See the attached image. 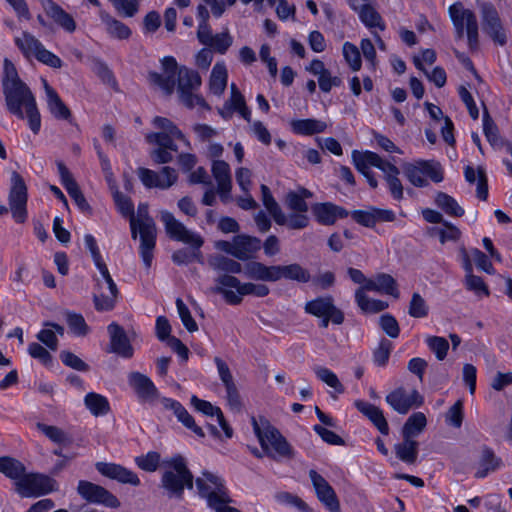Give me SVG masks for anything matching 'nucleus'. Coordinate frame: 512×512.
<instances>
[{
    "label": "nucleus",
    "instance_id": "obj_17",
    "mask_svg": "<svg viewBox=\"0 0 512 512\" xmlns=\"http://www.w3.org/2000/svg\"><path fill=\"white\" fill-rule=\"evenodd\" d=\"M304 310L306 313L315 317H322L325 315L332 316V323L340 325L344 322V313L334 305L331 296L318 297L305 304Z\"/></svg>",
    "mask_w": 512,
    "mask_h": 512
},
{
    "label": "nucleus",
    "instance_id": "obj_19",
    "mask_svg": "<svg viewBox=\"0 0 512 512\" xmlns=\"http://www.w3.org/2000/svg\"><path fill=\"white\" fill-rule=\"evenodd\" d=\"M311 210L317 222L326 226H331L335 224L337 219L348 216L347 210L331 202L315 203Z\"/></svg>",
    "mask_w": 512,
    "mask_h": 512
},
{
    "label": "nucleus",
    "instance_id": "obj_37",
    "mask_svg": "<svg viewBox=\"0 0 512 512\" xmlns=\"http://www.w3.org/2000/svg\"><path fill=\"white\" fill-rule=\"evenodd\" d=\"M84 404L90 413L95 416H103L110 412L108 399L98 393L90 392L84 398Z\"/></svg>",
    "mask_w": 512,
    "mask_h": 512
},
{
    "label": "nucleus",
    "instance_id": "obj_55",
    "mask_svg": "<svg viewBox=\"0 0 512 512\" xmlns=\"http://www.w3.org/2000/svg\"><path fill=\"white\" fill-rule=\"evenodd\" d=\"M176 136L168 133L154 132L146 135V141L148 143H155L158 147L168 148L170 151L177 152L178 146L174 140Z\"/></svg>",
    "mask_w": 512,
    "mask_h": 512
},
{
    "label": "nucleus",
    "instance_id": "obj_1",
    "mask_svg": "<svg viewBox=\"0 0 512 512\" xmlns=\"http://www.w3.org/2000/svg\"><path fill=\"white\" fill-rule=\"evenodd\" d=\"M3 65L2 89L6 108L17 118L26 119L31 131L37 134L41 127V116L35 96L20 79L15 65L8 58L4 59Z\"/></svg>",
    "mask_w": 512,
    "mask_h": 512
},
{
    "label": "nucleus",
    "instance_id": "obj_59",
    "mask_svg": "<svg viewBox=\"0 0 512 512\" xmlns=\"http://www.w3.org/2000/svg\"><path fill=\"white\" fill-rule=\"evenodd\" d=\"M426 343L438 360L442 361L445 359L449 349V343L444 337L429 336L426 339Z\"/></svg>",
    "mask_w": 512,
    "mask_h": 512
},
{
    "label": "nucleus",
    "instance_id": "obj_50",
    "mask_svg": "<svg viewBox=\"0 0 512 512\" xmlns=\"http://www.w3.org/2000/svg\"><path fill=\"white\" fill-rule=\"evenodd\" d=\"M408 314L413 318H425L429 314V305L418 292H414L411 296Z\"/></svg>",
    "mask_w": 512,
    "mask_h": 512
},
{
    "label": "nucleus",
    "instance_id": "obj_20",
    "mask_svg": "<svg viewBox=\"0 0 512 512\" xmlns=\"http://www.w3.org/2000/svg\"><path fill=\"white\" fill-rule=\"evenodd\" d=\"M96 469L103 476L117 480L124 484L139 486L140 479L133 471L114 463L98 462Z\"/></svg>",
    "mask_w": 512,
    "mask_h": 512
},
{
    "label": "nucleus",
    "instance_id": "obj_8",
    "mask_svg": "<svg viewBox=\"0 0 512 512\" xmlns=\"http://www.w3.org/2000/svg\"><path fill=\"white\" fill-rule=\"evenodd\" d=\"M27 186L23 177L16 171L11 174V188L8 195L9 208L0 205V216L10 210L13 219L17 223H24L27 220Z\"/></svg>",
    "mask_w": 512,
    "mask_h": 512
},
{
    "label": "nucleus",
    "instance_id": "obj_58",
    "mask_svg": "<svg viewBox=\"0 0 512 512\" xmlns=\"http://www.w3.org/2000/svg\"><path fill=\"white\" fill-rule=\"evenodd\" d=\"M153 124L156 128L161 130V133H168L176 136L178 140H181L188 144L183 133L178 129V127L168 118L157 116L153 119Z\"/></svg>",
    "mask_w": 512,
    "mask_h": 512
},
{
    "label": "nucleus",
    "instance_id": "obj_54",
    "mask_svg": "<svg viewBox=\"0 0 512 512\" xmlns=\"http://www.w3.org/2000/svg\"><path fill=\"white\" fill-rule=\"evenodd\" d=\"M316 376L329 387L338 393L344 392V386L339 381L337 375L326 367H316L314 369Z\"/></svg>",
    "mask_w": 512,
    "mask_h": 512
},
{
    "label": "nucleus",
    "instance_id": "obj_7",
    "mask_svg": "<svg viewBox=\"0 0 512 512\" xmlns=\"http://www.w3.org/2000/svg\"><path fill=\"white\" fill-rule=\"evenodd\" d=\"M448 15L455 28L456 37L466 34L469 48L474 51L479 46L478 22L475 13L466 9L462 2H455L448 8Z\"/></svg>",
    "mask_w": 512,
    "mask_h": 512
},
{
    "label": "nucleus",
    "instance_id": "obj_28",
    "mask_svg": "<svg viewBox=\"0 0 512 512\" xmlns=\"http://www.w3.org/2000/svg\"><path fill=\"white\" fill-rule=\"evenodd\" d=\"M164 405L166 408L171 409L177 419L188 429L193 431L197 436L203 438L205 433L203 429L198 426L194 418L188 413V411L177 401L171 399H165Z\"/></svg>",
    "mask_w": 512,
    "mask_h": 512
},
{
    "label": "nucleus",
    "instance_id": "obj_63",
    "mask_svg": "<svg viewBox=\"0 0 512 512\" xmlns=\"http://www.w3.org/2000/svg\"><path fill=\"white\" fill-rule=\"evenodd\" d=\"M285 205L291 212H308L309 206L303 196L296 191H290L285 197Z\"/></svg>",
    "mask_w": 512,
    "mask_h": 512
},
{
    "label": "nucleus",
    "instance_id": "obj_64",
    "mask_svg": "<svg viewBox=\"0 0 512 512\" xmlns=\"http://www.w3.org/2000/svg\"><path fill=\"white\" fill-rule=\"evenodd\" d=\"M381 329L391 338H397L400 334L398 321L391 314H383L379 319Z\"/></svg>",
    "mask_w": 512,
    "mask_h": 512
},
{
    "label": "nucleus",
    "instance_id": "obj_16",
    "mask_svg": "<svg viewBox=\"0 0 512 512\" xmlns=\"http://www.w3.org/2000/svg\"><path fill=\"white\" fill-rule=\"evenodd\" d=\"M309 477L318 500L330 511L341 512L340 502L333 487L315 470L309 471Z\"/></svg>",
    "mask_w": 512,
    "mask_h": 512
},
{
    "label": "nucleus",
    "instance_id": "obj_46",
    "mask_svg": "<svg viewBox=\"0 0 512 512\" xmlns=\"http://www.w3.org/2000/svg\"><path fill=\"white\" fill-rule=\"evenodd\" d=\"M435 203L449 216L461 217L464 214V209L457 201L444 192H438L436 194Z\"/></svg>",
    "mask_w": 512,
    "mask_h": 512
},
{
    "label": "nucleus",
    "instance_id": "obj_49",
    "mask_svg": "<svg viewBox=\"0 0 512 512\" xmlns=\"http://www.w3.org/2000/svg\"><path fill=\"white\" fill-rule=\"evenodd\" d=\"M212 175L217 186L232 185L230 166L223 160H215L212 163Z\"/></svg>",
    "mask_w": 512,
    "mask_h": 512
},
{
    "label": "nucleus",
    "instance_id": "obj_25",
    "mask_svg": "<svg viewBox=\"0 0 512 512\" xmlns=\"http://www.w3.org/2000/svg\"><path fill=\"white\" fill-rule=\"evenodd\" d=\"M350 6L357 11L361 21L369 28H379L381 31L385 29V23L381 15L371 4L360 5L357 0H350Z\"/></svg>",
    "mask_w": 512,
    "mask_h": 512
},
{
    "label": "nucleus",
    "instance_id": "obj_32",
    "mask_svg": "<svg viewBox=\"0 0 512 512\" xmlns=\"http://www.w3.org/2000/svg\"><path fill=\"white\" fill-rule=\"evenodd\" d=\"M208 265L214 271L220 273L219 275L228 274L234 276L233 274H239L243 271L241 263L223 255L211 256L208 259Z\"/></svg>",
    "mask_w": 512,
    "mask_h": 512
},
{
    "label": "nucleus",
    "instance_id": "obj_44",
    "mask_svg": "<svg viewBox=\"0 0 512 512\" xmlns=\"http://www.w3.org/2000/svg\"><path fill=\"white\" fill-rule=\"evenodd\" d=\"M366 159L370 162L371 166H374L383 172L386 183L392 181L394 178H397L400 174L399 169L394 164L388 161H384L376 153H369L366 156Z\"/></svg>",
    "mask_w": 512,
    "mask_h": 512
},
{
    "label": "nucleus",
    "instance_id": "obj_57",
    "mask_svg": "<svg viewBox=\"0 0 512 512\" xmlns=\"http://www.w3.org/2000/svg\"><path fill=\"white\" fill-rule=\"evenodd\" d=\"M67 324L72 331L77 336H86L89 332V327L85 322L84 317L81 314L68 312L66 314Z\"/></svg>",
    "mask_w": 512,
    "mask_h": 512
},
{
    "label": "nucleus",
    "instance_id": "obj_2",
    "mask_svg": "<svg viewBox=\"0 0 512 512\" xmlns=\"http://www.w3.org/2000/svg\"><path fill=\"white\" fill-rule=\"evenodd\" d=\"M161 486L169 498L182 499L185 488H193V474L184 457L174 456L163 462Z\"/></svg>",
    "mask_w": 512,
    "mask_h": 512
},
{
    "label": "nucleus",
    "instance_id": "obj_15",
    "mask_svg": "<svg viewBox=\"0 0 512 512\" xmlns=\"http://www.w3.org/2000/svg\"><path fill=\"white\" fill-rule=\"evenodd\" d=\"M386 402L399 414H407L411 409L423 404V397L413 389L407 392L405 388L398 387L386 395Z\"/></svg>",
    "mask_w": 512,
    "mask_h": 512
},
{
    "label": "nucleus",
    "instance_id": "obj_42",
    "mask_svg": "<svg viewBox=\"0 0 512 512\" xmlns=\"http://www.w3.org/2000/svg\"><path fill=\"white\" fill-rule=\"evenodd\" d=\"M291 126L295 133L303 135L322 133L327 128L325 122L316 119L294 120L292 121Z\"/></svg>",
    "mask_w": 512,
    "mask_h": 512
},
{
    "label": "nucleus",
    "instance_id": "obj_36",
    "mask_svg": "<svg viewBox=\"0 0 512 512\" xmlns=\"http://www.w3.org/2000/svg\"><path fill=\"white\" fill-rule=\"evenodd\" d=\"M15 44L22 52L25 58L35 57L41 50L43 44L31 33L23 32L20 37L15 38Z\"/></svg>",
    "mask_w": 512,
    "mask_h": 512
},
{
    "label": "nucleus",
    "instance_id": "obj_12",
    "mask_svg": "<svg viewBox=\"0 0 512 512\" xmlns=\"http://www.w3.org/2000/svg\"><path fill=\"white\" fill-rule=\"evenodd\" d=\"M161 66L163 73L150 72L148 79L151 84L159 87L166 95L170 96L174 91L181 66H178L175 58L171 56L164 57L161 60Z\"/></svg>",
    "mask_w": 512,
    "mask_h": 512
},
{
    "label": "nucleus",
    "instance_id": "obj_56",
    "mask_svg": "<svg viewBox=\"0 0 512 512\" xmlns=\"http://www.w3.org/2000/svg\"><path fill=\"white\" fill-rule=\"evenodd\" d=\"M413 62L415 64V66L424 72V74L427 76V78L433 82L437 87L441 88L445 85L446 83V72L443 68L441 67H435L432 72H428L424 66H423V63L421 62L420 58L415 56L413 58Z\"/></svg>",
    "mask_w": 512,
    "mask_h": 512
},
{
    "label": "nucleus",
    "instance_id": "obj_52",
    "mask_svg": "<svg viewBox=\"0 0 512 512\" xmlns=\"http://www.w3.org/2000/svg\"><path fill=\"white\" fill-rule=\"evenodd\" d=\"M378 292L398 299L400 296L396 280L389 274L380 273L376 276Z\"/></svg>",
    "mask_w": 512,
    "mask_h": 512
},
{
    "label": "nucleus",
    "instance_id": "obj_18",
    "mask_svg": "<svg viewBox=\"0 0 512 512\" xmlns=\"http://www.w3.org/2000/svg\"><path fill=\"white\" fill-rule=\"evenodd\" d=\"M137 173L142 183L148 188L168 189L178 179L176 170L169 166L162 168V176H165L166 179H162L160 174L147 168H139Z\"/></svg>",
    "mask_w": 512,
    "mask_h": 512
},
{
    "label": "nucleus",
    "instance_id": "obj_6",
    "mask_svg": "<svg viewBox=\"0 0 512 512\" xmlns=\"http://www.w3.org/2000/svg\"><path fill=\"white\" fill-rule=\"evenodd\" d=\"M252 425L265 454L274 460L292 459L294 450L278 429L261 418L264 427L261 428L255 417L251 418Z\"/></svg>",
    "mask_w": 512,
    "mask_h": 512
},
{
    "label": "nucleus",
    "instance_id": "obj_21",
    "mask_svg": "<svg viewBox=\"0 0 512 512\" xmlns=\"http://www.w3.org/2000/svg\"><path fill=\"white\" fill-rule=\"evenodd\" d=\"M108 333L110 335L111 351L124 358H131L133 356V347L124 329L117 323H111L108 326Z\"/></svg>",
    "mask_w": 512,
    "mask_h": 512
},
{
    "label": "nucleus",
    "instance_id": "obj_60",
    "mask_svg": "<svg viewBox=\"0 0 512 512\" xmlns=\"http://www.w3.org/2000/svg\"><path fill=\"white\" fill-rule=\"evenodd\" d=\"M393 344L390 340L382 338L378 347L373 351V360L378 366H385L389 360Z\"/></svg>",
    "mask_w": 512,
    "mask_h": 512
},
{
    "label": "nucleus",
    "instance_id": "obj_29",
    "mask_svg": "<svg viewBox=\"0 0 512 512\" xmlns=\"http://www.w3.org/2000/svg\"><path fill=\"white\" fill-rule=\"evenodd\" d=\"M45 9L47 15L65 31L72 33L76 30L75 20L61 6L49 0Z\"/></svg>",
    "mask_w": 512,
    "mask_h": 512
},
{
    "label": "nucleus",
    "instance_id": "obj_22",
    "mask_svg": "<svg viewBox=\"0 0 512 512\" xmlns=\"http://www.w3.org/2000/svg\"><path fill=\"white\" fill-rule=\"evenodd\" d=\"M128 382L140 399L152 401L157 398V388L146 375L140 372H131L128 375Z\"/></svg>",
    "mask_w": 512,
    "mask_h": 512
},
{
    "label": "nucleus",
    "instance_id": "obj_53",
    "mask_svg": "<svg viewBox=\"0 0 512 512\" xmlns=\"http://www.w3.org/2000/svg\"><path fill=\"white\" fill-rule=\"evenodd\" d=\"M345 61L352 71H359L362 66L361 55L358 47L350 42H345L342 48Z\"/></svg>",
    "mask_w": 512,
    "mask_h": 512
},
{
    "label": "nucleus",
    "instance_id": "obj_35",
    "mask_svg": "<svg viewBox=\"0 0 512 512\" xmlns=\"http://www.w3.org/2000/svg\"><path fill=\"white\" fill-rule=\"evenodd\" d=\"M0 472L16 483L23 478L26 467L22 462L13 457L2 456L0 457Z\"/></svg>",
    "mask_w": 512,
    "mask_h": 512
},
{
    "label": "nucleus",
    "instance_id": "obj_24",
    "mask_svg": "<svg viewBox=\"0 0 512 512\" xmlns=\"http://www.w3.org/2000/svg\"><path fill=\"white\" fill-rule=\"evenodd\" d=\"M44 90L47 98V106L50 113L60 120H70L71 111L59 97L58 93L43 80Z\"/></svg>",
    "mask_w": 512,
    "mask_h": 512
},
{
    "label": "nucleus",
    "instance_id": "obj_62",
    "mask_svg": "<svg viewBox=\"0 0 512 512\" xmlns=\"http://www.w3.org/2000/svg\"><path fill=\"white\" fill-rule=\"evenodd\" d=\"M225 103L233 112L237 111L246 121L250 122L251 113L242 94L236 93L235 96H230L229 100Z\"/></svg>",
    "mask_w": 512,
    "mask_h": 512
},
{
    "label": "nucleus",
    "instance_id": "obj_27",
    "mask_svg": "<svg viewBox=\"0 0 512 512\" xmlns=\"http://www.w3.org/2000/svg\"><path fill=\"white\" fill-rule=\"evenodd\" d=\"M243 272L247 278L260 281L276 282V265L266 266L261 262L251 261L245 264Z\"/></svg>",
    "mask_w": 512,
    "mask_h": 512
},
{
    "label": "nucleus",
    "instance_id": "obj_13",
    "mask_svg": "<svg viewBox=\"0 0 512 512\" xmlns=\"http://www.w3.org/2000/svg\"><path fill=\"white\" fill-rule=\"evenodd\" d=\"M482 28L494 43L503 46L507 42L500 16L491 3L484 2L480 5Z\"/></svg>",
    "mask_w": 512,
    "mask_h": 512
},
{
    "label": "nucleus",
    "instance_id": "obj_61",
    "mask_svg": "<svg viewBox=\"0 0 512 512\" xmlns=\"http://www.w3.org/2000/svg\"><path fill=\"white\" fill-rule=\"evenodd\" d=\"M122 17H133L138 12L137 0H109Z\"/></svg>",
    "mask_w": 512,
    "mask_h": 512
},
{
    "label": "nucleus",
    "instance_id": "obj_43",
    "mask_svg": "<svg viewBox=\"0 0 512 512\" xmlns=\"http://www.w3.org/2000/svg\"><path fill=\"white\" fill-rule=\"evenodd\" d=\"M355 300L358 307L364 313H378L388 307V303L382 300L369 298L362 290H356Z\"/></svg>",
    "mask_w": 512,
    "mask_h": 512
},
{
    "label": "nucleus",
    "instance_id": "obj_51",
    "mask_svg": "<svg viewBox=\"0 0 512 512\" xmlns=\"http://www.w3.org/2000/svg\"><path fill=\"white\" fill-rule=\"evenodd\" d=\"M161 462V456L156 451H150L145 455H140L135 458L136 465L143 471L155 472Z\"/></svg>",
    "mask_w": 512,
    "mask_h": 512
},
{
    "label": "nucleus",
    "instance_id": "obj_10",
    "mask_svg": "<svg viewBox=\"0 0 512 512\" xmlns=\"http://www.w3.org/2000/svg\"><path fill=\"white\" fill-rule=\"evenodd\" d=\"M15 490L22 497L40 496L56 490V481L47 475L24 472Z\"/></svg>",
    "mask_w": 512,
    "mask_h": 512
},
{
    "label": "nucleus",
    "instance_id": "obj_34",
    "mask_svg": "<svg viewBox=\"0 0 512 512\" xmlns=\"http://www.w3.org/2000/svg\"><path fill=\"white\" fill-rule=\"evenodd\" d=\"M396 456L407 464H414L418 456V442L412 437L403 436V441L394 446Z\"/></svg>",
    "mask_w": 512,
    "mask_h": 512
},
{
    "label": "nucleus",
    "instance_id": "obj_39",
    "mask_svg": "<svg viewBox=\"0 0 512 512\" xmlns=\"http://www.w3.org/2000/svg\"><path fill=\"white\" fill-rule=\"evenodd\" d=\"M501 466V459L498 458L494 452L485 448L482 451V455L479 461V468L475 473L476 478H484L488 473L495 471Z\"/></svg>",
    "mask_w": 512,
    "mask_h": 512
},
{
    "label": "nucleus",
    "instance_id": "obj_38",
    "mask_svg": "<svg viewBox=\"0 0 512 512\" xmlns=\"http://www.w3.org/2000/svg\"><path fill=\"white\" fill-rule=\"evenodd\" d=\"M227 69L224 63H216L210 76V90L215 95H222L227 86Z\"/></svg>",
    "mask_w": 512,
    "mask_h": 512
},
{
    "label": "nucleus",
    "instance_id": "obj_5",
    "mask_svg": "<svg viewBox=\"0 0 512 512\" xmlns=\"http://www.w3.org/2000/svg\"><path fill=\"white\" fill-rule=\"evenodd\" d=\"M198 493L207 500V504L215 512H241L229 506L232 499L223 481L210 472H203L195 481Z\"/></svg>",
    "mask_w": 512,
    "mask_h": 512
},
{
    "label": "nucleus",
    "instance_id": "obj_40",
    "mask_svg": "<svg viewBox=\"0 0 512 512\" xmlns=\"http://www.w3.org/2000/svg\"><path fill=\"white\" fill-rule=\"evenodd\" d=\"M36 428L55 444L68 446L72 443V438L57 426L38 422L36 423Z\"/></svg>",
    "mask_w": 512,
    "mask_h": 512
},
{
    "label": "nucleus",
    "instance_id": "obj_31",
    "mask_svg": "<svg viewBox=\"0 0 512 512\" xmlns=\"http://www.w3.org/2000/svg\"><path fill=\"white\" fill-rule=\"evenodd\" d=\"M276 275H278L277 281L285 278L299 283H307L312 279L310 272L298 263L276 265Z\"/></svg>",
    "mask_w": 512,
    "mask_h": 512
},
{
    "label": "nucleus",
    "instance_id": "obj_45",
    "mask_svg": "<svg viewBox=\"0 0 512 512\" xmlns=\"http://www.w3.org/2000/svg\"><path fill=\"white\" fill-rule=\"evenodd\" d=\"M369 153H372V152L371 151L359 152L357 150H354L352 152V159H353V163H354L356 169L365 176L369 185L372 188H377L378 182L374 178V176L372 175V173L369 169V166H371L370 162L366 159V156Z\"/></svg>",
    "mask_w": 512,
    "mask_h": 512
},
{
    "label": "nucleus",
    "instance_id": "obj_30",
    "mask_svg": "<svg viewBox=\"0 0 512 512\" xmlns=\"http://www.w3.org/2000/svg\"><path fill=\"white\" fill-rule=\"evenodd\" d=\"M104 281L108 285V289L110 291V295H104L102 293L100 294H94L93 295V302L95 309L97 311H109L112 310L115 306L116 300L119 295V291L117 288L116 283L112 279L111 275L105 276Z\"/></svg>",
    "mask_w": 512,
    "mask_h": 512
},
{
    "label": "nucleus",
    "instance_id": "obj_41",
    "mask_svg": "<svg viewBox=\"0 0 512 512\" xmlns=\"http://www.w3.org/2000/svg\"><path fill=\"white\" fill-rule=\"evenodd\" d=\"M101 19L105 23L110 36L120 40L128 39L131 36L132 32L130 28L121 21L111 17L109 14L101 13Z\"/></svg>",
    "mask_w": 512,
    "mask_h": 512
},
{
    "label": "nucleus",
    "instance_id": "obj_9",
    "mask_svg": "<svg viewBox=\"0 0 512 512\" xmlns=\"http://www.w3.org/2000/svg\"><path fill=\"white\" fill-rule=\"evenodd\" d=\"M201 77L197 71L181 66L178 71L177 91L179 99L187 108L200 106L209 109L208 104L200 95L194 91L201 86Z\"/></svg>",
    "mask_w": 512,
    "mask_h": 512
},
{
    "label": "nucleus",
    "instance_id": "obj_47",
    "mask_svg": "<svg viewBox=\"0 0 512 512\" xmlns=\"http://www.w3.org/2000/svg\"><path fill=\"white\" fill-rule=\"evenodd\" d=\"M427 425L426 416L422 412L412 414L402 428V436L415 437L420 434Z\"/></svg>",
    "mask_w": 512,
    "mask_h": 512
},
{
    "label": "nucleus",
    "instance_id": "obj_26",
    "mask_svg": "<svg viewBox=\"0 0 512 512\" xmlns=\"http://www.w3.org/2000/svg\"><path fill=\"white\" fill-rule=\"evenodd\" d=\"M355 406L376 426V428L382 434L388 435L389 426L380 408L364 401H356Z\"/></svg>",
    "mask_w": 512,
    "mask_h": 512
},
{
    "label": "nucleus",
    "instance_id": "obj_14",
    "mask_svg": "<svg viewBox=\"0 0 512 512\" xmlns=\"http://www.w3.org/2000/svg\"><path fill=\"white\" fill-rule=\"evenodd\" d=\"M78 494L90 503L103 504L110 508H118L119 500L104 487L89 481L81 480L77 487Z\"/></svg>",
    "mask_w": 512,
    "mask_h": 512
},
{
    "label": "nucleus",
    "instance_id": "obj_48",
    "mask_svg": "<svg viewBox=\"0 0 512 512\" xmlns=\"http://www.w3.org/2000/svg\"><path fill=\"white\" fill-rule=\"evenodd\" d=\"M403 172L407 179L416 187H425L428 181L424 178V168L420 161L416 164L406 163L403 165Z\"/></svg>",
    "mask_w": 512,
    "mask_h": 512
},
{
    "label": "nucleus",
    "instance_id": "obj_4",
    "mask_svg": "<svg viewBox=\"0 0 512 512\" xmlns=\"http://www.w3.org/2000/svg\"><path fill=\"white\" fill-rule=\"evenodd\" d=\"M213 293L220 294L230 305H238L245 295L265 297L270 289L265 284L241 283L238 278L232 275L223 274L215 278V286L211 289Z\"/></svg>",
    "mask_w": 512,
    "mask_h": 512
},
{
    "label": "nucleus",
    "instance_id": "obj_33",
    "mask_svg": "<svg viewBox=\"0 0 512 512\" xmlns=\"http://www.w3.org/2000/svg\"><path fill=\"white\" fill-rule=\"evenodd\" d=\"M308 212H291L285 215L283 211L274 220L278 225L286 226L291 230H302L309 226Z\"/></svg>",
    "mask_w": 512,
    "mask_h": 512
},
{
    "label": "nucleus",
    "instance_id": "obj_3",
    "mask_svg": "<svg viewBox=\"0 0 512 512\" xmlns=\"http://www.w3.org/2000/svg\"><path fill=\"white\" fill-rule=\"evenodd\" d=\"M131 236L133 239L140 234V254L143 263L147 269L152 265L153 251L156 244V225L154 220L148 214V205L140 204L137 209V215L134 212L130 214Z\"/></svg>",
    "mask_w": 512,
    "mask_h": 512
},
{
    "label": "nucleus",
    "instance_id": "obj_11",
    "mask_svg": "<svg viewBox=\"0 0 512 512\" xmlns=\"http://www.w3.org/2000/svg\"><path fill=\"white\" fill-rule=\"evenodd\" d=\"M160 218L165 226L167 235L171 239L189 244L197 249L203 245V239L201 236L188 230L183 223L174 217L172 213L162 211Z\"/></svg>",
    "mask_w": 512,
    "mask_h": 512
},
{
    "label": "nucleus",
    "instance_id": "obj_23",
    "mask_svg": "<svg viewBox=\"0 0 512 512\" xmlns=\"http://www.w3.org/2000/svg\"><path fill=\"white\" fill-rule=\"evenodd\" d=\"M234 246L235 258L249 260L260 249L261 241L257 237L242 234L234 237Z\"/></svg>",
    "mask_w": 512,
    "mask_h": 512
}]
</instances>
